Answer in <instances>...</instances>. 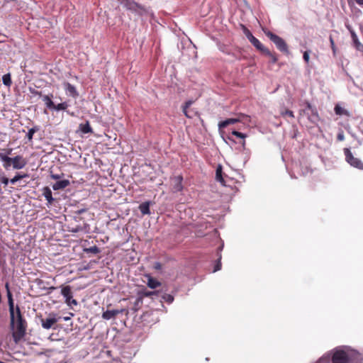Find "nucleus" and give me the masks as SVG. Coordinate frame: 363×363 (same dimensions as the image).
<instances>
[{
	"instance_id": "obj_39",
	"label": "nucleus",
	"mask_w": 363,
	"mask_h": 363,
	"mask_svg": "<svg viewBox=\"0 0 363 363\" xmlns=\"http://www.w3.org/2000/svg\"><path fill=\"white\" fill-rule=\"evenodd\" d=\"M220 257L219 258L218 263L216 264V266L214 267V270H213L214 272L220 270L221 268V263H220Z\"/></svg>"
},
{
	"instance_id": "obj_13",
	"label": "nucleus",
	"mask_w": 363,
	"mask_h": 363,
	"mask_svg": "<svg viewBox=\"0 0 363 363\" xmlns=\"http://www.w3.org/2000/svg\"><path fill=\"white\" fill-rule=\"evenodd\" d=\"M65 89L66 91V93L71 96L73 98H77L79 96V94L76 89V87L71 84L69 82H65L64 84Z\"/></svg>"
},
{
	"instance_id": "obj_46",
	"label": "nucleus",
	"mask_w": 363,
	"mask_h": 363,
	"mask_svg": "<svg viewBox=\"0 0 363 363\" xmlns=\"http://www.w3.org/2000/svg\"><path fill=\"white\" fill-rule=\"evenodd\" d=\"M16 0H3L4 3H9V1H15Z\"/></svg>"
},
{
	"instance_id": "obj_16",
	"label": "nucleus",
	"mask_w": 363,
	"mask_h": 363,
	"mask_svg": "<svg viewBox=\"0 0 363 363\" xmlns=\"http://www.w3.org/2000/svg\"><path fill=\"white\" fill-rule=\"evenodd\" d=\"M192 104L193 101L189 100L186 101L183 106V112L184 115L189 118H192L195 115L194 113H193V111L188 110Z\"/></svg>"
},
{
	"instance_id": "obj_41",
	"label": "nucleus",
	"mask_w": 363,
	"mask_h": 363,
	"mask_svg": "<svg viewBox=\"0 0 363 363\" xmlns=\"http://www.w3.org/2000/svg\"><path fill=\"white\" fill-rule=\"evenodd\" d=\"M143 303V298L142 297L140 296L135 301V306H138L140 303Z\"/></svg>"
},
{
	"instance_id": "obj_19",
	"label": "nucleus",
	"mask_w": 363,
	"mask_h": 363,
	"mask_svg": "<svg viewBox=\"0 0 363 363\" xmlns=\"http://www.w3.org/2000/svg\"><path fill=\"white\" fill-rule=\"evenodd\" d=\"M258 50L262 52V53L264 52V50L267 49L262 43L255 37L252 38V40L250 41Z\"/></svg>"
},
{
	"instance_id": "obj_45",
	"label": "nucleus",
	"mask_w": 363,
	"mask_h": 363,
	"mask_svg": "<svg viewBox=\"0 0 363 363\" xmlns=\"http://www.w3.org/2000/svg\"><path fill=\"white\" fill-rule=\"evenodd\" d=\"M356 3L359 5H363V0H355Z\"/></svg>"
},
{
	"instance_id": "obj_11",
	"label": "nucleus",
	"mask_w": 363,
	"mask_h": 363,
	"mask_svg": "<svg viewBox=\"0 0 363 363\" xmlns=\"http://www.w3.org/2000/svg\"><path fill=\"white\" fill-rule=\"evenodd\" d=\"M172 191L173 192H180L183 190V177L178 175L172 179Z\"/></svg>"
},
{
	"instance_id": "obj_26",
	"label": "nucleus",
	"mask_w": 363,
	"mask_h": 363,
	"mask_svg": "<svg viewBox=\"0 0 363 363\" xmlns=\"http://www.w3.org/2000/svg\"><path fill=\"white\" fill-rule=\"evenodd\" d=\"M157 294H158V291H147V290H143L139 293V295L143 298V297H152V296L157 295Z\"/></svg>"
},
{
	"instance_id": "obj_2",
	"label": "nucleus",
	"mask_w": 363,
	"mask_h": 363,
	"mask_svg": "<svg viewBox=\"0 0 363 363\" xmlns=\"http://www.w3.org/2000/svg\"><path fill=\"white\" fill-rule=\"evenodd\" d=\"M265 35L275 44L279 51L285 54L289 53L288 45L284 39L271 31L265 32Z\"/></svg>"
},
{
	"instance_id": "obj_10",
	"label": "nucleus",
	"mask_w": 363,
	"mask_h": 363,
	"mask_svg": "<svg viewBox=\"0 0 363 363\" xmlns=\"http://www.w3.org/2000/svg\"><path fill=\"white\" fill-rule=\"evenodd\" d=\"M27 164V160L21 155H17L12 158V167L16 169H21Z\"/></svg>"
},
{
	"instance_id": "obj_14",
	"label": "nucleus",
	"mask_w": 363,
	"mask_h": 363,
	"mask_svg": "<svg viewBox=\"0 0 363 363\" xmlns=\"http://www.w3.org/2000/svg\"><path fill=\"white\" fill-rule=\"evenodd\" d=\"M43 195L48 201L47 206H51L55 199L52 197V191L48 186H45L43 189Z\"/></svg>"
},
{
	"instance_id": "obj_3",
	"label": "nucleus",
	"mask_w": 363,
	"mask_h": 363,
	"mask_svg": "<svg viewBox=\"0 0 363 363\" xmlns=\"http://www.w3.org/2000/svg\"><path fill=\"white\" fill-rule=\"evenodd\" d=\"M343 151L345 160L348 164L354 168L363 170V162L359 158L354 157L349 148H344Z\"/></svg>"
},
{
	"instance_id": "obj_32",
	"label": "nucleus",
	"mask_w": 363,
	"mask_h": 363,
	"mask_svg": "<svg viewBox=\"0 0 363 363\" xmlns=\"http://www.w3.org/2000/svg\"><path fill=\"white\" fill-rule=\"evenodd\" d=\"M68 107V104L67 102H62L57 105L55 104V106L52 108V109L55 111H61V110H66Z\"/></svg>"
},
{
	"instance_id": "obj_8",
	"label": "nucleus",
	"mask_w": 363,
	"mask_h": 363,
	"mask_svg": "<svg viewBox=\"0 0 363 363\" xmlns=\"http://www.w3.org/2000/svg\"><path fill=\"white\" fill-rule=\"evenodd\" d=\"M245 117H247V116H245V114L240 113V114H238V116L237 118H228L225 121L219 122L218 127L220 129L225 128L229 125L235 124L236 123L240 122Z\"/></svg>"
},
{
	"instance_id": "obj_47",
	"label": "nucleus",
	"mask_w": 363,
	"mask_h": 363,
	"mask_svg": "<svg viewBox=\"0 0 363 363\" xmlns=\"http://www.w3.org/2000/svg\"><path fill=\"white\" fill-rule=\"evenodd\" d=\"M55 289H56V288H55V286H50V287L49 288V290H50V291H52V290H55Z\"/></svg>"
},
{
	"instance_id": "obj_43",
	"label": "nucleus",
	"mask_w": 363,
	"mask_h": 363,
	"mask_svg": "<svg viewBox=\"0 0 363 363\" xmlns=\"http://www.w3.org/2000/svg\"><path fill=\"white\" fill-rule=\"evenodd\" d=\"M155 267V269H161V267H162V265H161V264H160V262H156V263L155 264V267Z\"/></svg>"
},
{
	"instance_id": "obj_20",
	"label": "nucleus",
	"mask_w": 363,
	"mask_h": 363,
	"mask_svg": "<svg viewBox=\"0 0 363 363\" xmlns=\"http://www.w3.org/2000/svg\"><path fill=\"white\" fill-rule=\"evenodd\" d=\"M139 209L143 215L150 214V202L145 201L139 206Z\"/></svg>"
},
{
	"instance_id": "obj_33",
	"label": "nucleus",
	"mask_w": 363,
	"mask_h": 363,
	"mask_svg": "<svg viewBox=\"0 0 363 363\" xmlns=\"http://www.w3.org/2000/svg\"><path fill=\"white\" fill-rule=\"evenodd\" d=\"M280 114L283 116V117H286V116H288V117H290L291 118H294V113L292 111H290V110H284V111H281Z\"/></svg>"
},
{
	"instance_id": "obj_6",
	"label": "nucleus",
	"mask_w": 363,
	"mask_h": 363,
	"mask_svg": "<svg viewBox=\"0 0 363 363\" xmlns=\"http://www.w3.org/2000/svg\"><path fill=\"white\" fill-rule=\"evenodd\" d=\"M120 2L124 8L133 12L140 14L142 12L145 11V9L143 6L133 0H120Z\"/></svg>"
},
{
	"instance_id": "obj_17",
	"label": "nucleus",
	"mask_w": 363,
	"mask_h": 363,
	"mask_svg": "<svg viewBox=\"0 0 363 363\" xmlns=\"http://www.w3.org/2000/svg\"><path fill=\"white\" fill-rule=\"evenodd\" d=\"M348 29L350 31L351 37L352 38V40H353V43H354V45L355 46V48L358 50H362L363 45L358 40L357 35H356L355 32L353 30L350 29L349 27H348Z\"/></svg>"
},
{
	"instance_id": "obj_44",
	"label": "nucleus",
	"mask_w": 363,
	"mask_h": 363,
	"mask_svg": "<svg viewBox=\"0 0 363 363\" xmlns=\"http://www.w3.org/2000/svg\"><path fill=\"white\" fill-rule=\"evenodd\" d=\"M51 177L54 179H59L60 178V176L59 174H52Z\"/></svg>"
},
{
	"instance_id": "obj_23",
	"label": "nucleus",
	"mask_w": 363,
	"mask_h": 363,
	"mask_svg": "<svg viewBox=\"0 0 363 363\" xmlns=\"http://www.w3.org/2000/svg\"><path fill=\"white\" fill-rule=\"evenodd\" d=\"M79 130L83 133H91L93 132L89 121H86L85 123H81L79 125Z\"/></svg>"
},
{
	"instance_id": "obj_40",
	"label": "nucleus",
	"mask_w": 363,
	"mask_h": 363,
	"mask_svg": "<svg viewBox=\"0 0 363 363\" xmlns=\"http://www.w3.org/2000/svg\"><path fill=\"white\" fill-rule=\"evenodd\" d=\"M330 43L331 45V48L333 49V52L335 53V45L334 40L332 36H330Z\"/></svg>"
},
{
	"instance_id": "obj_27",
	"label": "nucleus",
	"mask_w": 363,
	"mask_h": 363,
	"mask_svg": "<svg viewBox=\"0 0 363 363\" xmlns=\"http://www.w3.org/2000/svg\"><path fill=\"white\" fill-rule=\"evenodd\" d=\"M263 53L270 57L272 63H276L277 62L278 59L275 52H272L268 48H267Z\"/></svg>"
},
{
	"instance_id": "obj_25",
	"label": "nucleus",
	"mask_w": 363,
	"mask_h": 363,
	"mask_svg": "<svg viewBox=\"0 0 363 363\" xmlns=\"http://www.w3.org/2000/svg\"><path fill=\"white\" fill-rule=\"evenodd\" d=\"M231 135H233V136H235L237 138H241L242 139V145L243 147H245V138L247 137V135L242 133H240L239 131H237V130H233L232 133H231Z\"/></svg>"
},
{
	"instance_id": "obj_37",
	"label": "nucleus",
	"mask_w": 363,
	"mask_h": 363,
	"mask_svg": "<svg viewBox=\"0 0 363 363\" xmlns=\"http://www.w3.org/2000/svg\"><path fill=\"white\" fill-rule=\"evenodd\" d=\"M303 57L304 61L308 64L309 62V51H305Z\"/></svg>"
},
{
	"instance_id": "obj_1",
	"label": "nucleus",
	"mask_w": 363,
	"mask_h": 363,
	"mask_svg": "<svg viewBox=\"0 0 363 363\" xmlns=\"http://www.w3.org/2000/svg\"><path fill=\"white\" fill-rule=\"evenodd\" d=\"M5 288L7 292L11 328L13 330L12 336L14 342L18 343L26 335L27 323L23 318L19 306H17L16 309L14 308L13 296L10 291L9 283L5 284Z\"/></svg>"
},
{
	"instance_id": "obj_12",
	"label": "nucleus",
	"mask_w": 363,
	"mask_h": 363,
	"mask_svg": "<svg viewBox=\"0 0 363 363\" xmlns=\"http://www.w3.org/2000/svg\"><path fill=\"white\" fill-rule=\"evenodd\" d=\"M124 309L121 310H107L102 313V318L105 320L114 318L116 315L124 312Z\"/></svg>"
},
{
	"instance_id": "obj_34",
	"label": "nucleus",
	"mask_w": 363,
	"mask_h": 363,
	"mask_svg": "<svg viewBox=\"0 0 363 363\" xmlns=\"http://www.w3.org/2000/svg\"><path fill=\"white\" fill-rule=\"evenodd\" d=\"M244 33L246 36V38L250 41L252 38H253L255 36L252 34V33L248 30L247 28H244Z\"/></svg>"
},
{
	"instance_id": "obj_18",
	"label": "nucleus",
	"mask_w": 363,
	"mask_h": 363,
	"mask_svg": "<svg viewBox=\"0 0 363 363\" xmlns=\"http://www.w3.org/2000/svg\"><path fill=\"white\" fill-rule=\"evenodd\" d=\"M216 179L221 184L225 185V180L223 177V167L219 164L216 170Z\"/></svg>"
},
{
	"instance_id": "obj_9",
	"label": "nucleus",
	"mask_w": 363,
	"mask_h": 363,
	"mask_svg": "<svg viewBox=\"0 0 363 363\" xmlns=\"http://www.w3.org/2000/svg\"><path fill=\"white\" fill-rule=\"evenodd\" d=\"M2 151H4L6 154L0 152V160L4 162V167L7 169L12 165V158L8 156L11 153L12 149H4Z\"/></svg>"
},
{
	"instance_id": "obj_15",
	"label": "nucleus",
	"mask_w": 363,
	"mask_h": 363,
	"mask_svg": "<svg viewBox=\"0 0 363 363\" xmlns=\"http://www.w3.org/2000/svg\"><path fill=\"white\" fill-rule=\"evenodd\" d=\"M70 184V182L68 179H63L61 181H58L52 185V189L54 190H60L64 189L67 187Z\"/></svg>"
},
{
	"instance_id": "obj_7",
	"label": "nucleus",
	"mask_w": 363,
	"mask_h": 363,
	"mask_svg": "<svg viewBox=\"0 0 363 363\" xmlns=\"http://www.w3.org/2000/svg\"><path fill=\"white\" fill-rule=\"evenodd\" d=\"M61 294L63 296L65 302L67 306H72L77 305L78 303L77 300L73 298V294L70 286H62L61 289Z\"/></svg>"
},
{
	"instance_id": "obj_29",
	"label": "nucleus",
	"mask_w": 363,
	"mask_h": 363,
	"mask_svg": "<svg viewBox=\"0 0 363 363\" xmlns=\"http://www.w3.org/2000/svg\"><path fill=\"white\" fill-rule=\"evenodd\" d=\"M2 82L4 85H6L7 86H10L12 83L11 74L9 73H8V74L3 75Z\"/></svg>"
},
{
	"instance_id": "obj_4",
	"label": "nucleus",
	"mask_w": 363,
	"mask_h": 363,
	"mask_svg": "<svg viewBox=\"0 0 363 363\" xmlns=\"http://www.w3.org/2000/svg\"><path fill=\"white\" fill-rule=\"evenodd\" d=\"M60 319V317L57 314L51 313H49L46 318H40L41 325L44 329L49 330L50 328H55V325Z\"/></svg>"
},
{
	"instance_id": "obj_31",
	"label": "nucleus",
	"mask_w": 363,
	"mask_h": 363,
	"mask_svg": "<svg viewBox=\"0 0 363 363\" xmlns=\"http://www.w3.org/2000/svg\"><path fill=\"white\" fill-rule=\"evenodd\" d=\"M28 177L27 174H21L18 173L13 178H12L10 180V182L13 184H14L16 182L19 181L20 179H22L23 178H26Z\"/></svg>"
},
{
	"instance_id": "obj_36",
	"label": "nucleus",
	"mask_w": 363,
	"mask_h": 363,
	"mask_svg": "<svg viewBox=\"0 0 363 363\" xmlns=\"http://www.w3.org/2000/svg\"><path fill=\"white\" fill-rule=\"evenodd\" d=\"M306 108H307V109H308V110L311 111V112H312L313 114H315V115L318 116V113H317L316 110H315V108H313L312 105H311L310 103H308V102H307V103H306Z\"/></svg>"
},
{
	"instance_id": "obj_21",
	"label": "nucleus",
	"mask_w": 363,
	"mask_h": 363,
	"mask_svg": "<svg viewBox=\"0 0 363 363\" xmlns=\"http://www.w3.org/2000/svg\"><path fill=\"white\" fill-rule=\"evenodd\" d=\"M52 94L49 95H45L43 97V100L45 102L47 108L50 109H52V108L55 106V104L52 101Z\"/></svg>"
},
{
	"instance_id": "obj_28",
	"label": "nucleus",
	"mask_w": 363,
	"mask_h": 363,
	"mask_svg": "<svg viewBox=\"0 0 363 363\" xmlns=\"http://www.w3.org/2000/svg\"><path fill=\"white\" fill-rule=\"evenodd\" d=\"M39 130V128L38 126H34L32 128L29 129L26 137L29 141H32L33 137L35 133Z\"/></svg>"
},
{
	"instance_id": "obj_35",
	"label": "nucleus",
	"mask_w": 363,
	"mask_h": 363,
	"mask_svg": "<svg viewBox=\"0 0 363 363\" xmlns=\"http://www.w3.org/2000/svg\"><path fill=\"white\" fill-rule=\"evenodd\" d=\"M162 298L169 303H171L174 301V297L170 294H164Z\"/></svg>"
},
{
	"instance_id": "obj_22",
	"label": "nucleus",
	"mask_w": 363,
	"mask_h": 363,
	"mask_svg": "<svg viewBox=\"0 0 363 363\" xmlns=\"http://www.w3.org/2000/svg\"><path fill=\"white\" fill-rule=\"evenodd\" d=\"M335 113L338 115V116H350V114L349 113L348 111H347L346 109H345L344 108L341 107L340 105H336L335 106Z\"/></svg>"
},
{
	"instance_id": "obj_24",
	"label": "nucleus",
	"mask_w": 363,
	"mask_h": 363,
	"mask_svg": "<svg viewBox=\"0 0 363 363\" xmlns=\"http://www.w3.org/2000/svg\"><path fill=\"white\" fill-rule=\"evenodd\" d=\"M161 285V283L158 281L157 279L150 277L147 281V286L148 287L151 289H156L157 287L160 286Z\"/></svg>"
},
{
	"instance_id": "obj_30",
	"label": "nucleus",
	"mask_w": 363,
	"mask_h": 363,
	"mask_svg": "<svg viewBox=\"0 0 363 363\" xmlns=\"http://www.w3.org/2000/svg\"><path fill=\"white\" fill-rule=\"evenodd\" d=\"M84 251L86 253H93V254H99L101 252L100 249L96 245H94L89 248H85L84 250Z\"/></svg>"
},
{
	"instance_id": "obj_38",
	"label": "nucleus",
	"mask_w": 363,
	"mask_h": 363,
	"mask_svg": "<svg viewBox=\"0 0 363 363\" xmlns=\"http://www.w3.org/2000/svg\"><path fill=\"white\" fill-rule=\"evenodd\" d=\"M337 139L339 141H342L345 140V135L342 131L340 132L337 135Z\"/></svg>"
},
{
	"instance_id": "obj_42",
	"label": "nucleus",
	"mask_w": 363,
	"mask_h": 363,
	"mask_svg": "<svg viewBox=\"0 0 363 363\" xmlns=\"http://www.w3.org/2000/svg\"><path fill=\"white\" fill-rule=\"evenodd\" d=\"M1 180L4 185H7L9 182V179L5 177H3Z\"/></svg>"
},
{
	"instance_id": "obj_5",
	"label": "nucleus",
	"mask_w": 363,
	"mask_h": 363,
	"mask_svg": "<svg viewBox=\"0 0 363 363\" xmlns=\"http://www.w3.org/2000/svg\"><path fill=\"white\" fill-rule=\"evenodd\" d=\"M332 363H349L350 357L347 352L342 349H335L332 355Z\"/></svg>"
},
{
	"instance_id": "obj_48",
	"label": "nucleus",
	"mask_w": 363,
	"mask_h": 363,
	"mask_svg": "<svg viewBox=\"0 0 363 363\" xmlns=\"http://www.w3.org/2000/svg\"><path fill=\"white\" fill-rule=\"evenodd\" d=\"M228 140H232L230 136H228Z\"/></svg>"
}]
</instances>
